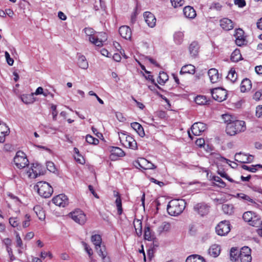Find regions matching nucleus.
Listing matches in <instances>:
<instances>
[{
    "mask_svg": "<svg viewBox=\"0 0 262 262\" xmlns=\"http://www.w3.org/2000/svg\"><path fill=\"white\" fill-rule=\"evenodd\" d=\"M185 207V202L184 200H172L169 202L167 210L170 215L177 216L183 212Z\"/></svg>",
    "mask_w": 262,
    "mask_h": 262,
    "instance_id": "obj_1",
    "label": "nucleus"
},
{
    "mask_svg": "<svg viewBox=\"0 0 262 262\" xmlns=\"http://www.w3.org/2000/svg\"><path fill=\"white\" fill-rule=\"evenodd\" d=\"M245 122L241 120H235L230 122L227 125L226 132L227 134L230 136H234L235 134L244 132L246 129Z\"/></svg>",
    "mask_w": 262,
    "mask_h": 262,
    "instance_id": "obj_2",
    "label": "nucleus"
},
{
    "mask_svg": "<svg viewBox=\"0 0 262 262\" xmlns=\"http://www.w3.org/2000/svg\"><path fill=\"white\" fill-rule=\"evenodd\" d=\"M86 35L89 36V41L97 47H102L103 42L107 39L106 34L101 33V35H103V39L99 38L98 36L95 35L96 32L91 28H85L84 29Z\"/></svg>",
    "mask_w": 262,
    "mask_h": 262,
    "instance_id": "obj_3",
    "label": "nucleus"
},
{
    "mask_svg": "<svg viewBox=\"0 0 262 262\" xmlns=\"http://www.w3.org/2000/svg\"><path fill=\"white\" fill-rule=\"evenodd\" d=\"M34 189L37 190L38 194L45 198H49L53 193V188L46 182H38L34 186Z\"/></svg>",
    "mask_w": 262,
    "mask_h": 262,
    "instance_id": "obj_4",
    "label": "nucleus"
},
{
    "mask_svg": "<svg viewBox=\"0 0 262 262\" xmlns=\"http://www.w3.org/2000/svg\"><path fill=\"white\" fill-rule=\"evenodd\" d=\"M14 162L16 166L19 169L25 168L29 165V161L26 154L21 151L16 152L14 158Z\"/></svg>",
    "mask_w": 262,
    "mask_h": 262,
    "instance_id": "obj_5",
    "label": "nucleus"
},
{
    "mask_svg": "<svg viewBox=\"0 0 262 262\" xmlns=\"http://www.w3.org/2000/svg\"><path fill=\"white\" fill-rule=\"evenodd\" d=\"M211 93L212 98L217 101L222 102L226 99L227 97V92L226 90L217 88L212 89Z\"/></svg>",
    "mask_w": 262,
    "mask_h": 262,
    "instance_id": "obj_6",
    "label": "nucleus"
},
{
    "mask_svg": "<svg viewBox=\"0 0 262 262\" xmlns=\"http://www.w3.org/2000/svg\"><path fill=\"white\" fill-rule=\"evenodd\" d=\"M243 218L245 222H248L251 226L257 227L259 224V217L254 212H245L243 215Z\"/></svg>",
    "mask_w": 262,
    "mask_h": 262,
    "instance_id": "obj_7",
    "label": "nucleus"
},
{
    "mask_svg": "<svg viewBox=\"0 0 262 262\" xmlns=\"http://www.w3.org/2000/svg\"><path fill=\"white\" fill-rule=\"evenodd\" d=\"M230 231V225L229 221H223L219 223L215 227L216 233L220 236L227 234Z\"/></svg>",
    "mask_w": 262,
    "mask_h": 262,
    "instance_id": "obj_8",
    "label": "nucleus"
},
{
    "mask_svg": "<svg viewBox=\"0 0 262 262\" xmlns=\"http://www.w3.org/2000/svg\"><path fill=\"white\" fill-rule=\"evenodd\" d=\"M210 206L204 202L197 203L193 206L194 212L201 216H204L208 214Z\"/></svg>",
    "mask_w": 262,
    "mask_h": 262,
    "instance_id": "obj_9",
    "label": "nucleus"
},
{
    "mask_svg": "<svg viewBox=\"0 0 262 262\" xmlns=\"http://www.w3.org/2000/svg\"><path fill=\"white\" fill-rule=\"evenodd\" d=\"M71 218L77 223L83 225L86 221V215L80 209H77L70 213Z\"/></svg>",
    "mask_w": 262,
    "mask_h": 262,
    "instance_id": "obj_10",
    "label": "nucleus"
},
{
    "mask_svg": "<svg viewBox=\"0 0 262 262\" xmlns=\"http://www.w3.org/2000/svg\"><path fill=\"white\" fill-rule=\"evenodd\" d=\"M238 256L241 262H251L252 260L251 249L248 247L242 248L239 250Z\"/></svg>",
    "mask_w": 262,
    "mask_h": 262,
    "instance_id": "obj_11",
    "label": "nucleus"
},
{
    "mask_svg": "<svg viewBox=\"0 0 262 262\" xmlns=\"http://www.w3.org/2000/svg\"><path fill=\"white\" fill-rule=\"evenodd\" d=\"M53 203L56 206L65 207L69 204V199L64 194H60L52 199Z\"/></svg>",
    "mask_w": 262,
    "mask_h": 262,
    "instance_id": "obj_12",
    "label": "nucleus"
},
{
    "mask_svg": "<svg viewBox=\"0 0 262 262\" xmlns=\"http://www.w3.org/2000/svg\"><path fill=\"white\" fill-rule=\"evenodd\" d=\"M207 128L206 124L202 122L194 123L191 127L192 133L194 136H199Z\"/></svg>",
    "mask_w": 262,
    "mask_h": 262,
    "instance_id": "obj_13",
    "label": "nucleus"
},
{
    "mask_svg": "<svg viewBox=\"0 0 262 262\" xmlns=\"http://www.w3.org/2000/svg\"><path fill=\"white\" fill-rule=\"evenodd\" d=\"M244 32L240 28L237 29L235 30L234 37L235 38V43L238 46H242L245 44L246 39L244 36Z\"/></svg>",
    "mask_w": 262,
    "mask_h": 262,
    "instance_id": "obj_14",
    "label": "nucleus"
},
{
    "mask_svg": "<svg viewBox=\"0 0 262 262\" xmlns=\"http://www.w3.org/2000/svg\"><path fill=\"white\" fill-rule=\"evenodd\" d=\"M123 137H125V139L123 141V145L128 148L132 149H136L137 147L136 141L130 136H126L123 134Z\"/></svg>",
    "mask_w": 262,
    "mask_h": 262,
    "instance_id": "obj_15",
    "label": "nucleus"
},
{
    "mask_svg": "<svg viewBox=\"0 0 262 262\" xmlns=\"http://www.w3.org/2000/svg\"><path fill=\"white\" fill-rule=\"evenodd\" d=\"M145 20L149 27L153 28L156 23V18L154 15L150 12H145L143 14Z\"/></svg>",
    "mask_w": 262,
    "mask_h": 262,
    "instance_id": "obj_16",
    "label": "nucleus"
},
{
    "mask_svg": "<svg viewBox=\"0 0 262 262\" xmlns=\"http://www.w3.org/2000/svg\"><path fill=\"white\" fill-rule=\"evenodd\" d=\"M91 241L95 246L97 252H98L100 249L102 250V248H105V246L101 245L102 238L100 235L95 234L92 235Z\"/></svg>",
    "mask_w": 262,
    "mask_h": 262,
    "instance_id": "obj_17",
    "label": "nucleus"
},
{
    "mask_svg": "<svg viewBox=\"0 0 262 262\" xmlns=\"http://www.w3.org/2000/svg\"><path fill=\"white\" fill-rule=\"evenodd\" d=\"M220 26L226 31L232 30L234 27L232 21L228 18H223L220 21Z\"/></svg>",
    "mask_w": 262,
    "mask_h": 262,
    "instance_id": "obj_18",
    "label": "nucleus"
},
{
    "mask_svg": "<svg viewBox=\"0 0 262 262\" xmlns=\"http://www.w3.org/2000/svg\"><path fill=\"white\" fill-rule=\"evenodd\" d=\"M119 32L120 35L126 39H130L132 36V31L130 28L127 26L120 27Z\"/></svg>",
    "mask_w": 262,
    "mask_h": 262,
    "instance_id": "obj_19",
    "label": "nucleus"
},
{
    "mask_svg": "<svg viewBox=\"0 0 262 262\" xmlns=\"http://www.w3.org/2000/svg\"><path fill=\"white\" fill-rule=\"evenodd\" d=\"M210 81L214 83L217 82L220 79L218 71L215 69H211L208 72Z\"/></svg>",
    "mask_w": 262,
    "mask_h": 262,
    "instance_id": "obj_20",
    "label": "nucleus"
},
{
    "mask_svg": "<svg viewBox=\"0 0 262 262\" xmlns=\"http://www.w3.org/2000/svg\"><path fill=\"white\" fill-rule=\"evenodd\" d=\"M111 158L112 159H115V157H120L125 155L124 152L119 147H112L111 148Z\"/></svg>",
    "mask_w": 262,
    "mask_h": 262,
    "instance_id": "obj_21",
    "label": "nucleus"
},
{
    "mask_svg": "<svg viewBox=\"0 0 262 262\" xmlns=\"http://www.w3.org/2000/svg\"><path fill=\"white\" fill-rule=\"evenodd\" d=\"M183 13L186 17L193 18L196 16V12L194 9L190 6H186L183 9Z\"/></svg>",
    "mask_w": 262,
    "mask_h": 262,
    "instance_id": "obj_22",
    "label": "nucleus"
},
{
    "mask_svg": "<svg viewBox=\"0 0 262 262\" xmlns=\"http://www.w3.org/2000/svg\"><path fill=\"white\" fill-rule=\"evenodd\" d=\"M78 65L79 67L83 69L86 70L88 68L89 64L84 56L78 54Z\"/></svg>",
    "mask_w": 262,
    "mask_h": 262,
    "instance_id": "obj_23",
    "label": "nucleus"
},
{
    "mask_svg": "<svg viewBox=\"0 0 262 262\" xmlns=\"http://www.w3.org/2000/svg\"><path fill=\"white\" fill-rule=\"evenodd\" d=\"M252 87L251 81L248 78L243 80L241 84V91L242 92H245L250 90Z\"/></svg>",
    "mask_w": 262,
    "mask_h": 262,
    "instance_id": "obj_24",
    "label": "nucleus"
},
{
    "mask_svg": "<svg viewBox=\"0 0 262 262\" xmlns=\"http://www.w3.org/2000/svg\"><path fill=\"white\" fill-rule=\"evenodd\" d=\"M195 67L193 65L187 64L182 67L180 72V74L181 75L187 73L193 74L195 72Z\"/></svg>",
    "mask_w": 262,
    "mask_h": 262,
    "instance_id": "obj_25",
    "label": "nucleus"
},
{
    "mask_svg": "<svg viewBox=\"0 0 262 262\" xmlns=\"http://www.w3.org/2000/svg\"><path fill=\"white\" fill-rule=\"evenodd\" d=\"M144 236L145 239L149 241H151L155 239L154 233L151 231L149 225L145 227Z\"/></svg>",
    "mask_w": 262,
    "mask_h": 262,
    "instance_id": "obj_26",
    "label": "nucleus"
},
{
    "mask_svg": "<svg viewBox=\"0 0 262 262\" xmlns=\"http://www.w3.org/2000/svg\"><path fill=\"white\" fill-rule=\"evenodd\" d=\"M220 246L215 244L211 246L208 250L209 255L214 257L218 256L220 253Z\"/></svg>",
    "mask_w": 262,
    "mask_h": 262,
    "instance_id": "obj_27",
    "label": "nucleus"
},
{
    "mask_svg": "<svg viewBox=\"0 0 262 262\" xmlns=\"http://www.w3.org/2000/svg\"><path fill=\"white\" fill-rule=\"evenodd\" d=\"M186 262H206L205 258L201 255L193 254L189 256L186 259Z\"/></svg>",
    "mask_w": 262,
    "mask_h": 262,
    "instance_id": "obj_28",
    "label": "nucleus"
},
{
    "mask_svg": "<svg viewBox=\"0 0 262 262\" xmlns=\"http://www.w3.org/2000/svg\"><path fill=\"white\" fill-rule=\"evenodd\" d=\"M132 127L137 132L138 135L143 137L145 136V133L142 125L138 122H133L131 123Z\"/></svg>",
    "mask_w": 262,
    "mask_h": 262,
    "instance_id": "obj_29",
    "label": "nucleus"
},
{
    "mask_svg": "<svg viewBox=\"0 0 262 262\" xmlns=\"http://www.w3.org/2000/svg\"><path fill=\"white\" fill-rule=\"evenodd\" d=\"M21 100L25 104L33 103L35 100L34 98V93L22 95L21 96Z\"/></svg>",
    "mask_w": 262,
    "mask_h": 262,
    "instance_id": "obj_30",
    "label": "nucleus"
},
{
    "mask_svg": "<svg viewBox=\"0 0 262 262\" xmlns=\"http://www.w3.org/2000/svg\"><path fill=\"white\" fill-rule=\"evenodd\" d=\"M199 49L198 43L196 41H193L190 45L189 50L192 56L195 57L198 55Z\"/></svg>",
    "mask_w": 262,
    "mask_h": 262,
    "instance_id": "obj_31",
    "label": "nucleus"
},
{
    "mask_svg": "<svg viewBox=\"0 0 262 262\" xmlns=\"http://www.w3.org/2000/svg\"><path fill=\"white\" fill-rule=\"evenodd\" d=\"M134 225L137 235L138 236H140L142 233V222L141 220H135L134 222Z\"/></svg>",
    "mask_w": 262,
    "mask_h": 262,
    "instance_id": "obj_32",
    "label": "nucleus"
},
{
    "mask_svg": "<svg viewBox=\"0 0 262 262\" xmlns=\"http://www.w3.org/2000/svg\"><path fill=\"white\" fill-rule=\"evenodd\" d=\"M239 250L237 248L233 247L230 250V259L232 261H236L239 259Z\"/></svg>",
    "mask_w": 262,
    "mask_h": 262,
    "instance_id": "obj_33",
    "label": "nucleus"
},
{
    "mask_svg": "<svg viewBox=\"0 0 262 262\" xmlns=\"http://www.w3.org/2000/svg\"><path fill=\"white\" fill-rule=\"evenodd\" d=\"M97 253L102 257L103 262H111L110 257L107 256V252L106 251L105 248H102V250L100 249Z\"/></svg>",
    "mask_w": 262,
    "mask_h": 262,
    "instance_id": "obj_34",
    "label": "nucleus"
},
{
    "mask_svg": "<svg viewBox=\"0 0 262 262\" xmlns=\"http://www.w3.org/2000/svg\"><path fill=\"white\" fill-rule=\"evenodd\" d=\"M242 55L238 50H234L231 54L230 59L232 61L237 62L241 59Z\"/></svg>",
    "mask_w": 262,
    "mask_h": 262,
    "instance_id": "obj_35",
    "label": "nucleus"
},
{
    "mask_svg": "<svg viewBox=\"0 0 262 262\" xmlns=\"http://www.w3.org/2000/svg\"><path fill=\"white\" fill-rule=\"evenodd\" d=\"M141 163L144 165V169H152L156 168V166L154 164L144 158H141Z\"/></svg>",
    "mask_w": 262,
    "mask_h": 262,
    "instance_id": "obj_36",
    "label": "nucleus"
},
{
    "mask_svg": "<svg viewBox=\"0 0 262 262\" xmlns=\"http://www.w3.org/2000/svg\"><path fill=\"white\" fill-rule=\"evenodd\" d=\"M184 34L182 32H176L173 35L174 40L177 44H181L183 40Z\"/></svg>",
    "mask_w": 262,
    "mask_h": 262,
    "instance_id": "obj_37",
    "label": "nucleus"
},
{
    "mask_svg": "<svg viewBox=\"0 0 262 262\" xmlns=\"http://www.w3.org/2000/svg\"><path fill=\"white\" fill-rule=\"evenodd\" d=\"M222 210L225 213L231 214L233 212V206L232 204H223Z\"/></svg>",
    "mask_w": 262,
    "mask_h": 262,
    "instance_id": "obj_38",
    "label": "nucleus"
},
{
    "mask_svg": "<svg viewBox=\"0 0 262 262\" xmlns=\"http://www.w3.org/2000/svg\"><path fill=\"white\" fill-rule=\"evenodd\" d=\"M168 79V76L167 74L164 72H160L158 77V83L160 84H163Z\"/></svg>",
    "mask_w": 262,
    "mask_h": 262,
    "instance_id": "obj_39",
    "label": "nucleus"
},
{
    "mask_svg": "<svg viewBox=\"0 0 262 262\" xmlns=\"http://www.w3.org/2000/svg\"><path fill=\"white\" fill-rule=\"evenodd\" d=\"M194 101L199 105H205L208 102L207 98L205 96H198L195 97Z\"/></svg>",
    "mask_w": 262,
    "mask_h": 262,
    "instance_id": "obj_40",
    "label": "nucleus"
},
{
    "mask_svg": "<svg viewBox=\"0 0 262 262\" xmlns=\"http://www.w3.org/2000/svg\"><path fill=\"white\" fill-rule=\"evenodd\" d=\"M227 78L231 82H234L237 78V74L236 73L235 70L231 69L229 72Z\"/></svg>",
    "mask_w": 262,
    "mask_h": 262,
    "instance_id": "obj_41",
    "label": "nucleus"
},
{
    "mask_svg": "<svg viewBox=\"0 0 262 262\" xmlns=\"http://www.w3.org/2000/svg\"><path fill=\"white\" fill-rule=\"evenodd\" d=\"M246 154L239 152L235 155V160L241 163H245Z\"/></svg>",
    "mask_w": 262,
    "mask_h": 262,
    "instance_id": "obj_42",
    "label": "nucleus"
},
{
    "mask_svg": "<svg viewBox=\"0 0 262 262\" xmlns=\"http://www.w3.org/2000/svg\"><path fill=\"white\" fill-rule=\"evenodd\" d=\"M86 141L91 144L97 145L99 143V141L90 135H88L85 137Z\"/></svg>",
    "mask_w": 262,
    "mask_h": 262,
    "instance_id": "obj_43",
    "label": "nucleus"
},
{
    "mask_svg": "<svg viewBox=\"0 0 262 262\" xmlns=\"http://www.w3.org/2000/svg\"><path fill=\"white\" fill-rule=\"evenodd\" d=\"M117 207V210H118V213L119 215H121L122 213L123 209L122 207V202L121 198L119 196H118L115 201Z\"/></svg>",
    "mask_w": 262,
    "mask_h": 262,
    "instance_id": "obj_44",
    "label": "nucleus"
},
{
    "mask_svg": "<svg viewBox=\"0 0 262 262\" xmlns=\"http://www.w3.org/2000/svg\"><path fill=\"white\" fill-rule=\"evenodd\" d=\"M0 132L2 135H8L9 133V128L5 123H1L0 125Z\"/></svg>",
    "mask_w": 262,
    "mask_h": 262,
    "instance_id": "obj_45",
    "label": "nucleus"
},
{
    "mask_svg": "<svg viewBox=\"0 0 262 262\" xmlns=\"http://www.w3.org/2000/svg\"><path fill=\"white\" fill-rule=\"evenodd\" d=\"M212 179L213 181H214L216 182L219 183V184H217V185L220 187L224 188L226 186L225 183L222 180V179L218 177V176H214L212 178Z\"/></svg>",
    "mask_w": 262,
    "mask_h": 262,
    "instance_id": "obj_46",
    "label": "nucleus"
},
{
    "mask_svg": "<svg viewBox=\"0 0 262 262\" xmlns=\"http://www.w3.org/2000/svg\"><path fill=\"white\" fill-rule=\"evenodd\" d=\"M222 116L223 120L227 123V125L230 122L235 120L231 115L229 114H224Z\"/></svg>",
    "mask_w": 262,
    "mask_h": 262,
    "instance_id": "obj_47",
    "label": "nucleus"
},
{
    "mask_svg": "<svg viewBox=\"0 0 262 262\" xmlns=\"http://www.w3.org/2000/svg\"><path fill=\"white\" fill-rule=\"evenodd\" d=\"M184 0H171V5L174 8L182 6L184 4Z\"/></svg>",
    "mask_w": 262,
    "mask_h": 262,
    "instance_id": "obj_48",
    "label": "nucleus"
},
{
    "mask_svg": "<svg viewBox=\"0 0 262 262\" xmlns=\"http://www.w3.org/2000/svg\"><path fill=\"white\" fill-rule=\"evenodd\" d=\"M47 168V169L52 172H55L56 171V167L54 163L52 162H47L46 163Z\"/></svg>",
    "mask_w": 262,
    "mask_h": 262,
    "instance_id": "obj_49",
    "label": "nucleus"
},
{
    "mask_svg": "<svg viewBox=\"0 0 262 262\" xmlns=\"http://www.w3.org/2000/svg\"><path fill=\"white\" fill-rule=\"evenodd\" d=\"M9 223L12 227H15L18 225L19 221L17 217H10L9 219Z\"/></svg>",
    "mask_w": 262,
    "mask_h": 262,
    "instance_id": "obj_50",
    "label": "nucleus"
},
{
    "mask_svg": "<svg viewBox=\"0 0 262 262\" xmlns=\"http://www.w3.org/2000/svg\"><path fill=\"white\" fill-rule=\"evenodd\" d=\"M56 107H57V106L56 105H54L53 104L51 105V108L52 110V114L53 116V119L55 121L56 120V117L58 114V112L56 110Z\"/></svg>",
    "mask_w": 262,
    "mask_h": 262,
    "instance_id": "obj_51",
    "label": "nucleus"
},
{
    "mask_svg": "<svg viewBox=\"0 0 262 262\" xmlns=\"http://www.w3.org/2000/svg\"><path fill=\"white\" fill-rule=\"evenodd\" d=\"M253 98L256 101L262 99V90L256 92L254 94Z\"/></svg>",
    "mask_w": 262,
    "mask_h": 262,
    "instance_id": "obj_52",
    "label": "nucleus"
},
{
    "mask_svg": "<svg viewBox=\"0 0 262 262\" xmlns=\"http://www.w3.org/2000/svg\"><path fill=\"white\" fill-rule=\"evenodd\" d=\"M242 167L243 169L246 170H248L252 172H255L257 170V168H255V166H254V165H252L251 167H249L246 165H243L242 166Z\"/></svg>",
    "mask_w": 262,
    "mask_h": 262,
    "instance_id": "obj_53",
    "label": "nucleus"
},
{
    "mask_svg": "<svg viewBox=\"0 0 262 262\" xmlns=\"http://www.w3.org/2000/svg\"><path fill=\"white\" fill-rule=\"evenodd\" d=\"M5 55L8 64L10 66H12L14 63V60L10 57L9 53L7 51H6Z\"/></svg>",
    "mask_w": 262,
    "mask_h": 262,
    "instance_id": "obj_54",
    "label": "nucleus"
},
{
    "mask_svg": "<svg viewBox=\"0 0 262 262\" xmlns=\"http://www.w3.org/2000/svg\"><path fill=\"white\" fill-rule=\"evenodd\" d=\"M36 168V167L33 166L31 169H29V170L27 171V173L29 177H31L32 173H33L34 174V177L35 178L37 177L38 173L37 170L35 169Z\"/></svg>",
    "mask_w": 262,
    "mask_h": 262,
    "instance_id": "obj_55",
    "label": "nucleus"
},
{
    "mask_svg": "<svg viewBox=\"0 0 262 262\" xmlns=\"http://www.w3.org/2000/svg\"><path fill=\"white\" fill-rule=\"evenodd\" d=\"M82 244L84 247L85 250L91 257L93 254V251L92 249L88 245V244L84 242H82Z\"/></svg>",
    "mask_w": 262,
    "mask_h": 262,
    "instance_id": "obj_56",
    "label": "nucleus"
},
{
    "mask_svg": "<svg viewBox=\"0 0 262 262\" xmlns=\"http://www.w3.org/2000/svg\"><path fill=\"white\" fill-rule=\"evenodd\" d=\"M234 4L240 8H243L246 5V3L245 0H234Z\"/></svg>",
    "mask_w": 262,
    "mask_h": 262,
    "instance_id": "obj_57",
    "label": "nucleus"
},
{
    "mask_svg": "<svg viewBox=\"0 0 262 262\" xmlns=\"http://www.w3.org/2000/svg\"><path fill=\"white\" fill-rule=\"evenodd\" d=\"M6 250H7V251L8 253V255L9 256L10 261H12L14 260L15 259V257L13 254V251H12V249H11V248L8 247L6 249Z\"/></svg>",
    "mask_w": 262,
    "mask_h": 262,
    "instance_id": "obj_58",
    "label": "nucleus"
},
{
    "mask_svg": "<svg viewBox=\"0 0 262 262\" xmlns=\"http://www.w3.org/2000/svg\"><path fill=\"white\" fill-rule=\"evenodd\" d=\"M16 247L21 248L23 247V244L22 240L18 234H17L16 235Z\"/></svg>",
    "mask_w": 262,
    "mask_h": 262,
    "instance_id": "obj_59",
    "label": "nucleus"
},
{
    "mask_svg": "<svg viewBox=\"0 0 262 262\" xmlns=\"http://www.w3.org/2000/svg\"><path fill=\"white\" fill-rule=\"evenodd\" d=\"M247 201L249 202L248 205H252L254 207L258 208L259 206V204H257L254 200H253L252 199H251L249 196V199H248Z\"/></svg>",
    "mask_w": 262,
    "mask_h": 262,
    "instance_id": "obj_60",
    "label": "nucleus"
},
{
    "mask_svg": "<svg viewBox=\"0 0 262 262\" xmlns=\"http://www.w3.org/2000/svg\"><path fill=\"white\" fill-rule=\"evenodd\" d=\"M256 115L258 118L262 117V105H258L256 107Z\"/></svg>",
    "mask_w": 262,
    "mask_h": 262,
    "instance_id": "obj_61",
    "label": "nucleus"
},
{
    "mask_svg": "<svg viewBox=\"0 0 262 262\" xmlns=\"http://www.w3.org/2000/svg\"><path fill=\"white\" fill-rule=\"evenodd\" d=\"M3 243L6 246V249L8 247H11L12 245V241L9 238H4L3 241Z\"/></svg>",
    "mask_w": 262,
    "mask_h": 262,
    "instance_id": "obj_62",
    "label": "nucleus"
},
{
    "mask_svg": "<svg viewBox=\"0 0 262 262\" xmlns=\"http://www.w3.org/2000/svg\"><path fill=\"white\" fill-rule=\"evenodd\" d=\"M162 225L163 226V229H164L165 231H168L171 227L170 224L166 222L162 223Z\"/></svg>",
    "mask_w": 262,
    "mask_h": 262,
    "instance_id": "obj_63",
    "label": "nucleus"
},
{
    "mask_svg": "<svg viewBox=\"0 0 262 262\" xmlns=\"http://www.w3.org/2000/svg\"><path fill=\"white\" fill-rule=\"evenodd\" d=\"M75 160L80 164L84 163V159L81 156L78 154L76 156H75Z\"/></svg>",
    "mask_w": 262,
    "mask_h": 262,
    "instance_id": "obj_64",
    "label": "nucleus"
}]
</instances>
